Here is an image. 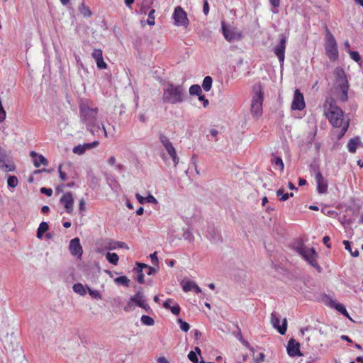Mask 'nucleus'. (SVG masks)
<instances>
[{"label":"nucleus","instance_id":"obj_1","mask_svg":"<svg viewBox=\"0 0 363 363\" xmlns=\"http://www.w3.org/2000/svg\"><path fill=\"white\" fill-rule=\"evenodd\" d=\"M79 116L82 123L86 125V128L94 135L104 134L107 138V132L102 123L97 120L98 108H93L89 101H82L79 104Z\"/></svg>","mask_w":363,"mask_h":363},{"label":"nucleus","instance_id":"obj_2","mask_svg":"<svg viewBox=\"0 0 363 363\" xmlns=\"http://www.w3.org/2000/svg\"><path fill=\"white\" fill-rule=\"evenodd\" d=\"M185 97L186 89L183 85L169 83L164 89L162 99L164 103L176 104L183 102Z\"/></svg>","mask_w":363,"mask_h":363},{"label":"nucleus","instance_id":"obj_3","mask_svg":"<svg viewBox=\"0 0 363 363\" xmlns=\"http://www.w3.org/2000/svg\"><path fill=\"white\" fill-rule=\"evenodd\" d=\"M334 73L337 88L341 91L340 100L343 102L347 101L348 100L349 83L345 72L342 67H337Z\"/></svg>","mask_w":363,"mask_h":363},{"label":"nucleus","instance_id":"obj_4","mask_svg":"<svg viewBox=\"0 0 363 363\" xmlns=\"http://www.w3.org/2000/svg\"><path fill=\"white\" fill-rule=\"evenodd\" d=\"M253 96L251 103V113L253 116L259 117L262 113V104L264 94L260 84H257L252 88Z\"/></svg>","mask_w":363,"mask_h":363},{"label":"nucleus","instance_id":"obj_5","mask_svg":"<svg viewBox=\"0 0 363 363\" xmlns=\"http://www.w3.org/2000/svg\"><path fill=\"white\" fill-rule=\"evenodd\" d=\"M295 250L301 255L309 264L315 268L319 272H321L322 269L316 261V258L318 255L314 248L306 247L301 243L296 247Z\"/></svg>","mask_w":363,"mask_h":363},{"label":"nucleus","instance_id":"obj_6","mask_svg":"<svg viewBox=\"0 0 363 363\" xmlns=\"http://www.w3.org/2000/svg\"><path fill=\"white\" fill-rule=\"evenodd\" d=\"M326 43L325 45L326 54L331 60L338 58L337 44L333 34L326 28Z\"/></svg>","mask_w":363,"mask_h":363},{"label":"nucleus","instance_id":"obj_7","mask_svg":"<svg viewBox=\"0 0 363 363\" xmlns=\"http://www.w3.org/2000/svg\"><path fill=\"white\" fill-rule=\"evenodd\" d=\"M159 138L160 143L162 144L169 157L172 158L174 166L175 167L178 164L179 158L177 156L174 147L166 135L160 134Z\"/></svg>","mask_w":363,"mask_h":363},{"label":"nucleus","instance_id":"obj_8","mask_svg":"<svg viewBox=\"0 0 363 363\" xmlns=\"http://www.w3.org/2000/svg\"><path fill=\"white\" fill-rule=\"evenodd\" d=\"M325 116L333 127L339 128L342 124L343 111L340 108L325 112Z\"/></svg>","mask_w":363,"mask_h":363},{"label":"nucleus","instance_id":"obj_9","mask_svg":"<svg viewBox=\"0 0 363 363\" xmlns=\"http://www.w3.org/2000/svg\"><path fill=\"white\" fill-rule=\"evenodd\" d=\"M173 18L174 20V24L177 26H187L189 25V19L187 18L186 13L181 6L175 8L173 13Z\"/></svg>","mask_w":363,"mask_h":363},{"label":"nucleus","instance_id":"obj_10","mask_svg":"<svg viewBox=\"0 0 363 363\" xmlns=\"http://www.w3.org/2000/svg\"><path fill=\"white\" fill-rule=\"evenodd\" d=\"M279 44L274 48V54L279 59V61L281 64L284 63V53L286 49V37L284 34H281L279 35Z\"/></svg>","mask_w":363,"mask_h":363},{"label":"nucleus","instance_id":"obj_11","mask_svg":"<svg viewBox=\"0 0 363 363\" xmlns=\"http://www.w3.org/2000/svg\"><path fill=\"white\" fill-rule=\"evenodd\" d=\"M271 323L273 327L278 330V332L281 335H284L287 330V320L286 318H284L282 320V324L280 325L279 317L277 315L275 312L272 313L271 314Z\"/></svg>","mask_w":363,"mask_h":363},{"label":"nucleus","instance_id":"obj_12","mask_svg":"<svg viewBox=\"0 0 363 363\" xmlns=\"http://www.w3.org/2000/svg\"><path fill=\"white\" fill-rule=\"evenodd\" d=\"M306 106L303 94L296 89L294 91V99L291 104L292 110H303Z\"/></svg>","mask_w":363,"mask_h":363},{"label":"nucleus","instance_id":"obj_13","mask_svg":"<svg viewBox=\"0 0 363 363\" xmlns=\"http://www.w3.org/2000/svg\"><path fill=\"white\" fill-rule=\"evenodd\" d=\"M221 29L223 36L229 42L238 41L242 38L240 33L235 32L233 29L228 28L224 22L222 23Z\"/></svg>","mask_w":363,"mask_h":363},{"label":"nucleus","instance_id":"obj_14","mask_svg":"<svg viewBox=\"0 0 363 363\" xmlns=\"http://www.w3.org/2000/svg\"><path fill=\"white\" fill-rule=\"evenodd\" d=\"M60 203H62L65 208V211L71 214L74 211V198L71 192L65 193L60 200Z\"/></svg>","mask_w":363,"mask_h":363},{"label":"nucleus","instance_id":"obj_15","mask_svg":"<svg viewBox=\"0 0 363 363\" xmlns=\"http://www.w3.org/2000/svg\"><path fill=\"white\" fill-rule=\"evenodd\" d=\"M69 249L70 253L74 256L81 257L83 253L82 247L80 244V240L79 238H74L69 242Z\"/></svg>","mask_w":363,"mask_h":363},{"label":"nucleus","instance_id":"obj_16","mask_svg":"<svg viewBox=\"0 0 363 363\" xmlns=\"http://www.w3.org/2000/svg\"><path fill=\"white\" fill-rule=\"evenodd\" d=\"M287 353L290 357L301 356L302 354L300 351V344L294 338H291L287 344Z\"/></svg>","mask_w":363,"mask_h":363},{"label":"nucleus","instance_id":"obj_17","mask_svg":"<svg viewBox=\"0 0 363 363\" xmlns=\"http://www.w3.org/2000/svg\"><path fill=\"white\" fill-rule=\"evenodd\" d=\"M315 182L317 183V191L319 194H325L328 191V181L323 177L320 171L315 173Z\"/></svg>","mask_w":363,"mask_h":363},{"label":"nucleus","instance_id":"obj_18","mask_svg":"<svg viewBox=\"0 0 363 363\" xmlns=\"http://www.w3.org/2000/svg\"><path fill=\"white\" fill-rule=\"evenodd\" d=\"M325 298L329 301V305L330 307L335 308L341 314L349 318V314L343 304L335 302L330 296H328L325 297Z\"/></svg>","mask_w":363,"mask_h":363},{"label":"nucleus","instance_id":"obj_19","mask_svg":"<svg viewBox=\"0 0 363 363\" xmlns=\"http://www.w3.org/2000/svg\"><path fill=\"white\" fill-rule=\"evenodd\" d=\"M323 109L324 113L328 111H331L335 110L336 108H340L336 104V101L332 96H328L323 104Z\"/></svg>","mask_w":363,"mask_h":363},{"label":"nucleus","instance_id":"obj_20","mask_svg":"<svg viewBox=\"0 0 363 363\" xmlns=\"http://www.w3.org/2000/svg\"><path fill=\"white\" fill-rule=\"evenodd\" d=\"M359 138L358 136L351 138L347 143V148L350 152H356L357 145L360 144Z\"/></svg>","mask_w":363,"mask_h":363},{"label":"nucleus","instance_id":"obj_21","mask_svg":"<svg viewBox=\"0 0 363 363\" xmlns=\"http://www.w3.org/2000/svg\"><path fill=\"white\" fill-rule=\"evenodd\" d=\"M49 229V225L47 222L43 221L40 223L38 230L36 236L38 239H41L45 232Z\"/></svg>","mask_w":363,"mask_h":363},{"label":"nucleus","instance_id":"obj_22","mask_svg":"<svg viewBox=\"0 0 363 363\" xmlns=\"http://www.w3.org/2000/svg\"><path fill=\"white\" fill-rule=\"evenodd\" d=\"M6 158L4 157L0 160V169H4L5 172H13L16 169V166L13 163L8 164L6 162Z\"/></svg>","mask_w":363,"mask_h":363},{"label":"nucleus","instance_id":"obj_23","mask_svg":"<svg viewBox=\"0 0 363 363\" xmlns=\"http://www.w3.org/2000/svg\"><path fill=\"white\" fill-rule=\"evenodd\" d=\"M208 233L211 235V238L214 242H221L223 241L221 235L214 228H209Z\"/></svg>","mask_w":363,"mask_h":363},{"label":"nucleus","instance_id":"obj_24","mask_svg":"<svg viewBox=\"0 0 363 363\" xmlns=\"http://www.w3.org/2000/svg\"><path fill=\"white\" fill-rule=\"evenodd\" d=\"M182 289L185 292H189L194 290L196 283L193 281H184L183 280L181 283Z\"/></svg>","mask_w":363,"mask_h":363},{"label":"nucleus","instance_id":"obj_25","mask_svg":"<svg viewBox=\"0 0 363 363\" xmlns=\"http://www.w3.org/2000/svg\"><path fill=\"white\" fill-rule=\"evenodd\" d=\"M106 258L109 263L113 265H116L119 259L118 255L114 252H107L106 255Z\"/></svg>","mask_w":363,"mask_h":363},{"label":"nucleus","instance_id":"obj_26","mask_svg":"<svg viewBox=\"0 0 363 363\" xmlns=\"http://www.w3.org/2000/svg\"><path fill=\"white\" fill-rule=\"evenodd\" d=\"M79 10L80 13L85 18H89L92 16V12L89 7L85 6L84 2L81 4Z\"/></svg>","mask_w":363,"mask_h":363},{"label":"nucleus","instance_id":"obj_27","mask_svg":"<svg viewBox=\"0 0 363 363\" xmlns=\"http://www.w3.org/2000/svg\"><path fill=\"white\" fill-rule=\"evenodd\" d=\"M343 244L345 245V249L350 252V255L354 257H357L359 256V250L355 248L354 250L352 249L351 247V242L348 240H344Z\"/></svg>","mask_w":363,"mask_h":363},{"label":"nucleus","instance_id":"obj_28","mask_svg":"<svg viewBox=\"0 0 363 363\" xmlns=\"http://www.w3.org/2000/svg\"><path fill=\"white\" fill-rule=\"evenodd\" d=\"M213 79L210 76H206L204 77L202 82V87L206 91H210L212 86Z\"/></svg>","mask_w":363,"mask_h":363},{"label":"nucleus","instance_id":"obj_29","mask_svg":"<svg viewBox=\"0 0 363 363\" xmlns=\"http://www.w3.org/2000/svg\"><path fill=\"white\" fill-rule=\"evenodd\" d=\"M33 164L35 167H39L41 164L47 166L48 160L42 155H39L37 159L33 160Z\"/></svg>","mask_w":363,"mask_h":363},{"label":"nucleus","instance_id":"obj_30","mask_svg":"<svg viewBox=\"0 0 363 363\" xmlns=\"http://www.w3.org/2000/svg\"><path fill=\"white\" fill-rule=\"evenodd\" d=\"M72 289L75 293H77L81 296H84L86 294V289L84 288L83 284H82L81 283L74 284L73 285Z\"/></svg>","mask_w":363,"mask_h":363},{"label":"nucleus","instance_id":"obj_31","mask_svg":"<svg viewBox=\"0 0 363 363\" xmlns=\"http://www.w3.org/2000/svg\"><path fill=\"white\" fill-rule=\"evenodd\" d=\"M115 283L128 287L130 280L126 276H121L114 279Z\"/></svg>","mask_w":363,"mask_h":363},{"label":"nucleus","instance_id":"obj_32","mask_svg":"<svg viewBox=\"0 0 363 363\" xmlns=\"http://www.w3.org/2000/svg\"><path fill=\"white\" fill-rule=\"evenodd\" d=\"M201 93L202 90L199 84H193L189 88V94L191 96H199Z\"/></svg>","mask_w":363,"mask_h":363},{"label":"nucleus","instance_id":"obj_33","mask_svg":"<svg viewBox=\"0 0 363 363\" xmlns=\"http://www.w3.org/2000/svg\"><path fill=\"white\" fill-rule=\"evenodd\" d=\"M140 320L143 325H145L147 326H152L155 323L154 319L149 315H142Z\"/></svg>","mask_w":363,"mask_h":363},{"label":"nucleus","instance_id":"obj_34","mask_svg":"<svg viewBox=\"0 0 363 363\" xmlns=\"http://www.w3.org/2000/svg\"><path fill=\"white\" fill-rule=\"evenodd\" d=\"M349 54L350 57L359 65H361V63L363 62L360 55L357 51L349 50Z\"/></svg>","mask_w":363,"mask_h":363},{"label":"nucleus","instance_id":"obj_35","mask_svg":"<svg viewBox=\"0 0 363 363\" xmlns=\"http://www.w3.org/2000/svg\"><path fill=\"white\" fill-rule=\"evenodd\" d=\"M8 186L10 188H15L18 185V179L14 175H11L8 177L7 180Z\"/></svg>","mask_w":363,"mask_h":363},{"label":"nucleus","instance_id":"obj_36","mask_svg":"<svg viewBox=\"0 0 363 363\" xmlns=\"http://www.w3.org/2000/svg\"><path fill=\"white\" fill-rule=\"evenodd\" d=\"M277 196L279 197V199L281 201H285L289 199L287 193H284V189L282 188L277 191Z\"/></svg>","mask_w":363,"mask_h":363},{"label":"nucleus","instance_id":"obj_37","mask_svg":"<svg viewBox=\"0 0 363 363\" xmlns=\"http://www.w3.org/2000/svg\"><path fill=\"white\" fill-rule=\"evenodd\" d=\"M86 287L88 289V292H89V295L91 296V298H93L94 299H101V295L98 290L92 289L88 286H86Z\"/></svg>","mask_w":363,"mask_h":363},{"label":"nucleus","instance_id":"obj_38","mask_svg":"<svg viewBox=\"0 0 363 363\" xmlns=\"http://www.w3.org/2000/svg\"><path fill=\"white\" fill-rule=\"evenodd\" d=\"M177 322H178V323L179 324L180 329H181L182 331H184V332H187V331H189V330L190 329V325H189V324L187 322H186V321L183 320H182V319H181V318H179V319L177 320Z\"/></svg>","mask_w":363,"mask_h":363},{"label":"nucleus","instance_id":"obj_39","mask_svg":"<svg viewBox=\"0 0 363 363\" xmlns=\"http://www.w3.org/2000/svg\"><path fill=\"white\" fill-rule=\"evenodd\" d=\"M130 301L131 302H133L138 307L143 306V304L144 303H146L145 297V298L130 297Z\"/></svg>","mask_w":363,"mask_h":363},{"label":"nucleus","instance_id":"obj_40","mask_svg":"<svg viewBox=\"0 0 363 363\" xmlns=\"http://www.w3.org/2000/svg\"><path fill=\"white\" fill-rule=\"evenodd\" d=\"M135 271V272L137 273V277H136V281L139 283V284H144L145 281H144V274H143V272L141 271L140 269H134Z\"/></svg>","mask_w":363,"mask_h":363},{"label":"nucleus","instance_id":"obj_41","mask_svg":"<svg viewBox=\"0 0 363 363\" xmlns=\"http://www.w3.org/2000/svg\"><path fill=\"white\" fill-rule=\"evenodd\" d=\"M72 151L74 154H77L79 155H81L85 152V150H84L83 145H78L75 146L73 148Z\"/></svg>","mask_w":363,"mask_h":363},{"label":"nucleus","instance_id":"obj_42","mask_svg":"<svg viewBox=\"0 0 363 363\" xmlns=\"http://www.w3.org/2000/svg\"><path fill=\"white\" fill-rule=\"evenodd\" d=\"M272 162L277 167H279L280 170H283L284 169V162H283V160L280 157H277L274 159V160H272Z\"/></svg>","mask_w":363,"mask_h":363},{"label":"nucleus","instance_id":"obj_43","mask_svg":"<svg viewBox=\"0 0 363 363\" xmlns=\"http://www.w3.org/2000/svg\"><path fill=\"white\" fill-rule=\"evenodd\" d=\"M97 67L100 69H104L107 67V64L104 61L103 57L96 60Z\"/></svg>","mask_w":363,"mask_h":363},{"label":"nucleus","instance_id":"obj_44","mask_svg":"<svg viewBox=\"0 0 363 363\" xmlns=\"http://www.w3.org/2000/svg\"><path fill=\"white\" fill-rule=\"evenodd\" d=\"M99 145V142L96 140V141H94L92 143H84L83 144V146L84 147V150L85 151L87 150H91L92 148H95L98 145Z\"/></svg>","mask_w":363,"mask_h":363},{"label":"nucleus","instance_id":"obj_45","mask_svg":"<svg viewBox=\"0 0 363 363\" xmlns=\"http://www.w3.org/2000/svg\"><path fill=\"white\" fill-rule=\"evenodd\" d=\"M349 121H347V123L345 124V125L342 128L341 130L337 135V139L340 140L346 133L347 131L348 127H349Z\"/></svg>","mask_w":363,"mask_h":363},{"label":"nucleus","instance_id":"obj_46","mask_svg":"<svg viewBox=\"0 0 363 363\" xmlns=\"http://www.w3.org/2000/svg\"><path fill=\"white\" fill-rule=\"evenodd\" d=\"M154 13H155V10L154 9L150 10L149 13H148L147 23L150 26L155 25Z\"/></svg>","mask_w":363,"mask_h":363},{"label":"nucleus","instance_id":"obj_47","mask_svg":"<svg viewBox=\"0 0 363 363\" xmlns=\"http://www.w3.org/2000/svg\"><path fill=\"white\" fill-rule=\"evenodd\" d=\"M269 3L273 7V9H272V12L274 13H278V10L274 9H277L279 6L280 0H269Z\"/></svg>","mask_w":363,"mask_h":363},{"label":"nucleus","instance_id":"obj_48","mask_svg":"<svg viewBox=\"0 0 363 363\" xmlns=\"http://www.w3.org/2000/svg\"><path fill=\"white\" fill-rule=\"evenodd\" d=\"M188 358L190 361H191L193 363H198L199 362V358L197 357V354L194 351H191L188 354Z\"/></svg>","mask_w":363,"mask_h":363},{"label":"nucleus","instance_id":"obj_49","mask_svg":"<svg viewBox=\"0 0 363 363\" xmlns=\"http://www.w3.org/2000/svg\"><path fill=\"white\" fill-rule=\"evenodd\" d=\"M102 50L101 49H94L91 53L92 57L96 60L103 57Z\"/></svg>","mask_w":363,"mask_h":363},{"label":"nucleus","instance_id":"obj_50","mask_svg":"<svg viewBox=\"0 0 363 363\" xmlns=\"http://www.w3.org/2000/svg\"><path fill=\"white\" fill-rule=\"evenodd\" d=\"M169 310L173 314L178 315L180 313L181 308L177 303H175L174 306L170 307Z\"/></svg>","mask_w":363,"mask_h":363},{"label":"nucleus","instance_id":"obj_51","mask_svg":"<svg viewBox=\"0 0 363 363\" xmlns=\"http://www.w3.org/2000/svg\"><path fill=\"white\" fill-rule=\"evenodd\" d=\"M40 191L41 194L48 196H51L52 195V189L50 188L42 187L40 188Z\"/></svg>","mask_w":363,"mask_h":363},{"label":"nucleus","instance_id":"obj_52","mask_svg":"<svg viewBox=\"0 0 363 363\" xmlns=\"http://www.w3.org/2000/svg\"><path fill=\"white\" fill-rule=\"evenodd\" d=\"M198 97L199 100L203 102L204 107H206L208 105V100L206 98L205 95L202 94V93L200 95H199Z\"/></svg>","mask_w":363,"mask_h":363},{"label":"nucleus","instance_id":"obj_53","mask_svg":"<svg viewBox=\"0 0 363 363\" xmlns=\"http://www.w3.org/2000/svg\"><path fill=\"white\" fill-rule=\"evenodd\" d=\"M58 172H59L60 178L61 179V180L65 181L67 179V174L65 172L62 171V164H60L58 166Z\"/></svg>","mask_w":363,"mask_h":363},{"label":"nucleus","instance_id":"obj_54","mask_svg":"<svg viewBox=\"0 0 363 363\" xmlns=\"http://www.w3.org/2000/svg\"><path fill=\"white\" fill-rule=\"evenodd\" d=\"M145 202L152 203H157V199L151 194H149L147 197H145Z\"/></svg>","mask_w":363,"mask_h":363},{"label":"nucleus","instance_id":"obj_55","mask_svg":"<svg viewBox=\"0 0 363 363\" xmlns=\"http://www.w3.org/2000/svg\"><path fill=\"white\" fill-rule=\"evenodd\" d=\"M157 252H153L150 255V258L152 259V264L157 265L159 263V260L157 255Z\"/></svg>","mask_w":363,"mask_h":363},{"label":"nucleus","instance_id":"obj_56","mask_svg":"<svg viewBox=\"0 0 363 363\" xmlns=\"http://www.w3.org/2000/svg\"><path fill=\"white\" fill-rule=\"evenodd\" d=\"M203 11L205 15L209 13V5L208 0H203Z\"/></svg>","mask_w":363,"mask_h":363},{"label":"nucleus","instance_id":"obj_57","mask_svg":"<svg viewBox=\"0 0 363 363\" xmlns=\"http://www.w3.org/2000/svg\"><path fill=\"white\" fill-rule=\"evenodd\" d=\"M233 335L239 340L243 337L242 333H241V330L238 325H237V331L233 332Z\"/></svg>","mask_w":363,"mask_h":363},{"label":"nucleus","instance_id":"obj_58","mask_svg":"<svg viewBox=\"0 0 363 363\" xmlns=\"http://www.w3.org/2000/svg\"><path fill=\"white\" fill-rule=\"evenodd\" d=\"M330 238L329 236L328 235H325L323 237V242L324 245H325V246L328 247V248H331V245L330 243Z\"/></svg>","mask_w":363,"mask_h":363},{"label":"nucleus","instance_id":"obj_59","mask_svg":"<svg viewBox=\"0 0 363 363\" xmlns=\"http://www.w3.org/2000/svg\"><path fill=\"white\" fill-rule=\"evenodd\" d=\"M79 211L80 212H84L86 211V208H85V201L84 199H82L80 201H79Z\"/></svg>","mask_w":363,"mask_h":363},{"label":"nucleus","instance_id":"obj_60","mask_svg":"<svg viewBox=\"0 0 363 363\" xmlns=\"http://www.w3.org/2000/svg\"><path fill=\"white\" fill-rule=\"evenodd\" d=\"M174 301L172 298H168L166 301L163 303V307L166 309H169L171 306L170 303H173Z\"/></svg>","mask_w":363,"mask_h":363},{"label":"nucleus","instance_id":"obj_61","mask_svg":"<svg viewBox=\"0 0 363 363\" xmlns=\"http://www.w3.org/2000/svg\"><path fill=\"white\" fill-rule=\"evenodd\" d=\"M265 355L264 353L261 352L258 354V356L255 358V361L257 363H259L260 362H263L264 359Z\"/></svg>","mask_w":363,"mask_h":363},{"label":"nucleus","instance_id":"obj_62","mask_svg":"<svg viewBox=\"0 0 363 363\" xmlns=\"http://www.w3.org/2000/svg\"><path fill=\"white\" fill-rule=\"evenodd\" d=\"M136 265H137V267L135 268L134 269H140L141 271L143 270V269L145 268H147V264H144V263H140V262H137L136 263Z\"/></svg>","mask_w":363,"mask_h":363},{"label":"nucleus","instance_id":"obj_63","mask_svg":"<svg viewBox=\"0 0 363 363\" xmlns=\"http://www.w3.org/2000/svg\"><path fill=\"white\" fill-rule=\"evenodd\" d=\"M147 268L148 269L147 272V275H152L157 272V269L153 267L147 266Z\"/></svg>","mask_w":363,"mask_h":363},{"label":"nucleus","instance_id":"obj_64","mask_svg":"<svg viewBox=\"0 0 363 363\" xmlns=\"http://www.w3.org/2000/svg\"><path fill=\"white\" fill-rule=\"evenodd\" d=\"M241 343L245 345L246 347L249 348L251 351H254L253 348L250 347V343L245 340L243 337L240 340Z\"/></svg>","mask_w":363,"mask_h":363}]
</instances>
